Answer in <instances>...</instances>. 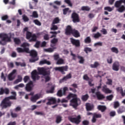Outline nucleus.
I'll return each instance as SVG.
<instances>
[{
    "label": "nucleus",
    "instance_id": "60",
    "mask_svg": "<svg viewBox=\"0 0 125 125\" xmlns=\"http://www.w3.org/2000/svg\"><path fill=\"white\" fill-rule=\"evenodd\" d=\"M106 84H108V85H112L113 83V81L111 79H108L107 82H106Z\"/></svg>",
    "mask_w": 125,
    "mask_h": 125
},
{
    "label": "nucleus",
    "instance_id": "42",
    "mask_svg": "<svg viewBox=\"0 0 125 125\" xmlns=\"http://www.w3.org/2000/svg\"><path fill=\"white\" fill-rule=\"evenodd\" d=\"M111 50L112 52H114V53H116V54H118V53H119V50L116 47H112L111 48Z\"/></svg>",
    "mask_w": 125,
    "mask_h": 125
},
{
    "label": "nucleus",
    "instance_id": "3",
    "mask_svg": "<svg viewBox=\"0 0 125 125\" xmlns=\"http://www.w3.org/2000/svg\"><path fill=\"white\" fill-rule=\"evenodd\" d=\"M21 47H23L22 48L21 47H18L16 50L18 53H24L26 52V53H29L30 52V50L29 48H27L26 46H30V44L27 42H23L21 45Z\"/></svg>",
    "mask_w": 125,
    "mask_h": 125
},
{
    "label": "nucleus",
    "instance_id": "1",
    "mask_svg": "<svg viewBox=\"0 0 125 125\" xmlns=\"http://www.w3.org/2000/svg\"><path fill=\"white\" fill-rule=\"evenodd\" d=\"M11 93L13 96L5 97L1 101L0 106L1 107L2 109H6V108L11 107V105H12V102L10 101V100H16V99H17V98H16L17 94L16 92H11Z\"/></svg>",
    "mask_w": 125,
    "mask_h": 125
},
{
    "label": "nucleus",
    "instance_id": "45",
    "mask_svg": "<svg viewBox=\"0 0 125 125\" xmlns=\"http://www.w3.org/2000/svg\"><path fill=\"white\" fill-rule=\"evenodd\" d=\"M74 98V97H77V94H73V93H70L69 95L67 96V98L68 99H71V98Z\"/></svg>",
    "mask_w": 125,
    "mask_h": 125
},
{
    "label": "nucleus",
    "instance_id": "21",
    "mask_svg": "<svg viewBox=\"0 0 125 125\" xmlns=\"http://www.w3.org/2000/svg\"><path fill=\"white\" fill-rule=\"evenodd\" d=\"M56 103V99L54 98H51L48 99V102L46 103L47 105H52Z\"/></svg>",
    "mask_w": 125,
    "mask_h": 125
},
{
    "label": "nucleus",
    "instance_id": "48",
    "mask_svg": "<svg viewBox=\"0 0 125 125\" xmlns=\"http://www.w3.org/2000/svg\"><path fill=\"white\" fill-rule=\"evenodd\" d=\"M113 106L114 109H117V108H119V107H120V103H119V102L118 101L114 102Z\"/></svg>",
    "mask_w": 125,
    "mask_h": 125
},
{
    "label": "nucleus",
    "instance_id": "59",
    "mask_svg": "<svg viewBox=\"0 0 125 125\" xmlns=\"http://www.w3.org/2000/svg\"><path fill=\"white\" fill-rule=\"evenodd\" d=\"M70 55L71 56H72V60H74L75 61H76V60H77V55H76V54L73 53V52H71Z\"/></svg>",
    "mask_w": 125,
    "mask_h": 125
},
{
    "label": "nucleus",
    "instance_id": "9",
    "mask_svg": "<svg viewBox=\"0 0 125 125\" xmlns=\"http://www.w3.org/2000/svg\"><path fill=\"white\" fill-rule=\"evenodd\" d=\"M81 115H78L76 118H69V120L71 123L76 124V125H79L81 123Z\"/></svg>",
    "mask_w": 125,
    "mask_h": 125
},
{
    "label": "nucleus",
    "instance_id": "44",
    "mask_svg": "<svg viewBox=\"0 0 125 125\" xmlns=\"http://www.w3.org/2000/svg\"><path fill=\"white\" fill-rule=\"evenodd\" d=\"M122 5V1H116L115 3V6L116 8H118V7H120Z\"/></svg>",
    "mask_w": 125,
    "mask_h": 125
},
{
    "label": "nucleus",
    "instance_id": "43",
    "mask_svg": "<svg viewBox=\"0 0 125 125\" xmlns=\"http://www.w3.org/2000/svg\"><path fill=\"white\" fill-rule=\"evenodd\" d=\"M51 31H56V30H58V26L57 25H55L54 24L52 23V27L50 28Z\"/></svg>",
    "mask_w": 125,
    "mask_h": 125
},
{
    "label": "nucleus",
    "instance_id": "47",
    "mask_svg": "<svg viewBox=\"0 0 125 125\" xmlns=\"http://www.w3.org/2000/svg\"><path fill=\"white\" fill-rule=\"evenodd\" d=\"M101 36H102V35L100 33L97 32L94 34V38L95 39H99Z\"/></svg>",
    "mask_w": 125,
    "mask_h": 125
},
{
    "label": "nucleus",
    "instance_id": "30",
    "mask_svg": "<svg viewBox=\"0 0 125 125\" xmlns=\"http://www.w3.org/2000/svg\"><path fill=\"white\" fill-rule=\"evenodd\" d=\"M44 64H47V65H50V64H51V63L50 62H49L46 60H44L43 61H40V65H43Z\"/></svg>",
    "mask_w": 125,
    "mask_h": 125
},
{
    "label": "nucleus",
    "instance_id": "53",
    "mask_svg": "<svg viewBox=\"0 0 125 125\" xmlns=\"http://www.w3.org/2000/svg\"><path fill=\"white\" fill-rule=\"evenodd\" d=\"M104 10H107V11L111 12V11H113V8H111L110 6H106L104 8Z\"/></svg>",
    "mask_w": 125,
    "mask_h": 125
},
{
    "label": "nucleus",
    "instance_id": "24",
    "mask_svg": "<svg viewBox=\"0 0 125 125\" xmlns=\"http://www.w3.org/2000/svg\"><path fill=\"white\" fill-rule=\"evenodd\" d=\"M98 109L99 111H101L102 113H104V111L107 110V107L105 105H99L98 106Z\"/></svg>",
    "mask_w": 125,
    "mask_h": 125
},
{
    "label": "nucleus",
    "instance_id": "14",
    "mask_svg": "<svg viewBox=\"0 0 125 125\" xmlns=\"http://www.w3.org/2000/svg\"><path fill=\"white\" fill-rule=\"evenodd\" d=\"M73 30H74V29L72 28V26H71V25H67L65 29V35H66V36H70V35H72Z\"/></svg>",
    "mask_w": 125,
    "mask_h": 125
},
{
    "label": "nucleus",
    "instance_id": "13",
    "mask_svg": "<svg viewBox=\"0 0 125 125\" xmlns=\"http://www.w3.org/2000/svg\"><path fill=\"white\" fill-rule=\"evenodd\" d=\"M50 42L51 47H52L54 49H56V48H57L55 46H56V44L58 42V39L53 38L52 40H51Z\"/></svg>",
    "mask_w": 125,
    "mask_h": 125
},
{
    "label": "nucleus",
    "instance_id": "22",
    "mask_svg": "<svg viewBox=\"0 0 125 125\" xmlns=\"http://www.w3.org/2000/svg\"><path fill=\"white\" fill-rule=\"evenodd\" d=\"M71 86L74 88L70 87L69 90L72 91L74 93H76V92H77V89H76V88H78V84L73 83L71 84Z\"/></svg>",
    "mask_w": 125,
    "mask_h": 125
},
{
    "label": "nucleus",
    "instance_id": "32",
    "mask_svg": "<svg viewBox=\"0 0 125 125\" xmlns=\"http://www.w3.org/2000/svg\"><path fill=\"white\" fill-rule=\"evenodd\" d=\"M86 109L87 111H91L93 109V105H91L90 104H86Z\"/></svg>",
    "mask_w": 125,
    "mask_h": 125
},
{
    "label": "nucleus",
    "instance_id": "4",
    "mask_svg": "<svg viewBox=\"0 0 125 125\" xmlns=\"http://www.w3.org/2000/svg\"><path fill=\"white\" fill-rule=\"evenodd\" d=\"M29 53L30 56L32 57V58L29 60V62L31 63H34L36 61H38V60H39L38 53L37 51L35 50H31Z\"/></svg>",
    "mask_w": 125,
    "mask_h": 125
},
{
    "label": "nucleus",
    "instance_id": "34",
    "mask_svg": "<svg viewBox=\"0 0 125 125\" xmlns=\"http://www.w3.org/2000/svg\"><path fill=\"white\" fill-rule=\"evenodd\" d=\"M21 82H22V76L18 75V79L14 81V83L16 84L18 83H21Z\"/></svg>",
    "mask_w": 125,
    "mask_h": 125
},
{
    "label": "nucleus",
    "instance_id": "56",
    "mask_svg": "<svg viewBox=\"0 0 125 125\" xmlns=\"http://www.w3.org/2000/svg\"><path fill=\"white\" fill-rule=\"evenodd\" d=\"M107 62L108 64H112L113 62V58L112 57H109L108 59H107Z\"/></svg>",
    "mask_w": 125,
    "mask_h": 125
},
{
    "label": "nucleus",
    "instance_id": "63",
    "mask_svg": "<svg viewBox=\"0 0 125 125\" xmlns=\"http://www.w3.org/2000/svg\"><path fill=\"white\" fill-rule=\"evenodd\" d=\"M43 39L45 41H48V40H49V36L48 35V34H45L43 36Z\"/></svg>",
    "mask_w": 125,
    "mask_h": 125
},
{
    "label": "nucleus",
    "instance_id": "7",
    "mask_svg": "<svg viewBox=\"0 0 125 125\" xmlns=\"http://www.w3.org/2000/svg\"><path fill=\"white\" fill-rule=\"evenodd\" d=\"M70 103L74 108H77L79 106V103L81 104V100L75 97L70 100Z\"/></svg>",
    "mask_w": 125,
    "mask_h": 125
},
{
    "label": "nucleus",
    "instance_id": "27",
    "mask_svg": "<svg viewBox=\"0 0 125 125\" xmlns=\"http://www.w3.org/2000/svg\"><path fill=\"white\" fill-rule=\"evenodd\" d=\"M99 66H100V64L98 62H95L94 64H91L90 65V66L91 68H98Z\"/></svg>",
    "mask_w": 125,
    "mask_h": 125
},
{
    "label": "nucleus",
    "instance_id": "49",
    "mask_svg": "<svg viewBox=\"0 0 125 125\" xmlns=\"http://www.w3.org/2000/svg\"><path fill=\"white\" fill-rule=\"evenodd\" d=\"M84 51L87 54L88 52H91L92 51V49H91V48H88V47H85L84 49Z\"/></svg>",
    "mask_w": 125,
    "mask_h": 125
},
{
    "label": "nucleus",
    "instance_id": "61",
    "mask_svg": "<svg viewBox=\"0 0 125 125\" xmlns=\"http://www.w3.org/2000/svg\"><path fill=\"white\" fill-rule=\"evenodd\" d=\"M69 89H68V87H64L63 88V92L62 93L64 95H66V91H68Z\"/></svg>",
    "mask_w": 125,
    "mask_h": 125
},
{
    "label": "nucleus",
    "instance_id": "50",
    "mask_svg": "<svg viewBox=\"0 0 125 125\" xmlns=\"http://www.w3.org/2000/svg\"><path fill=\"white\" fill-rule=\"evenodd\" d=\"M62 121V117L60 116H58L56 118V123L59 124Z\"/></svg>",
    "mask_w": 125,
    "mask_h": 125
},
{
    "label": "nucleus",
    "instance_id": "38",
    "mask_svg": "<svg viewBox=\"0 0 125 125\" xmlns=\"http://www.w3.org/2000/svg\"><path fill=\"white\" fill-rule=\"evenodd\" d=\"M77 58H78V59H80L79 63L80 64H83V63H84V59L83 57L78 55L77 56Z\"/></svg>",
    "mask_w": 125,
    "mask_h": 125
},
{
    "label": "nucleus",
    "instance_id": "12",
    "mask_svg": "<svg viewBox=\"0 0 125 125\" xmlns=\"http://www.w3.org/2000/svg\"><path fill=\"white\" fill-rule=\"evenodd\" d=\"M33 87H34L33 81H30L26 85L25 90H26L28 92H30V91H32L33 90Z\"/></svg>",
    "mask_w": 125,
    "mask_h": 125
},
{
    "label": "nucleus",
    "instance_id": "5",
    "mask_svg": "<svg viewBox=\"0 0 125 125\" xmlns=\"http://www.w3.org/2000/svg\"><path fill=\"white\" fill-rule=\"evenodd\" d=\"M69 69V66L68 65L60 66V67H56L54 68L55 71L60 72L61 74L62 75H65V72H67Z\"/></svg>",
    "mask_w": 125,
    "mask_h": 125
},
{
    "label": "nucleus",
    "instance_id": "64",
    "mask_svg": "<svg viewBox=\"0 0 125 125\" xmlns=\"http://www.w3.org/2000/svg\"><path fill=\"white\" fill-rule=\"evenodd\" d=\"M82 124L83 125H89V121L87 120H84L82 122Z\"/></svg>",
    "mask_w": 125,
    "mask_h": 125
},
{
    "label": "nucleus",
    "instance_id": "2",
    "mask_svg": "<svg viewBox=\"0 0 125 125\" xmlns=\"http://www.w3.org/2000/svg\"><path fill=\"white\" fill-rule=\"evenodd\" d=\"M12 37H14V33H0V39H1V40L0 41V44H1V45H5L7 42H11V38H12Z\"/></svg>",
    "mask_w": 125,
    "mask_h": 125
},
{
    "label": "nucleus",
    "instance_id": "19",
    "mask_svg": "<svg viewBox=\"0 0 125 125\" xmlns=\"http://www.w3.org/2000/svg\"><path fill=\"white\" fill-rule=\"evenodd\" d=\"M102 90L103 92L106 94H108V93H112V90L109 89L106 85H104L103 86H102Z\"/></svg>",
    "mask_w": 125,
    "mask_h": 125
},
{
    "label": "nucleus",
    "instance_id": "37",
    "mask_svg": "<svg viewBox=\"0 0 125 125\" xmlns=\"http://www.w3.org/2000/svg\"><path fill=\"white\" fill-rule=\"evenodd\" d=\"M85 43H91V38L90 37H87L84 40Z\"/></svg>",
    "mask_w": 125,
    "mask_h": 125
},
{
    "label": "nucleus",
    "instance_id": "41",
    "mask_svg": "<svg viewBox=\"0 0 125 125\" xmlns=\"http://www.w3.org/2000/svg\"><path fill=\"white\" fill-rule=\"evenodd\" d=\"M81 9L83 11H89L90 10V7L87 6H83L82 7Z\"/></svg>",
    "mask_w": 125,
    "mask_h": 125
},
{
    "label": "nucleus",
    "instance_id": "52",
    "mask_svg": "<svg viewBox=\"0 0 125 125\" xmlns=\"http://www.w3.org/2000/svg\"><path fill=\"white\" fill-rule=\"evenodd\" d=\"M8 79L9 81H13L15 79V77H13V75L11 73H10L8 76Z\"/></svg>",
    "mask_w": 125,
    "mask_h": 125
},
{
    "label": "nucleus",
    "instance_id": "54",
    "mask_svg": "<svg viewBox=\"0 0 125 125\" xmlns=\"http://www.w3.org/2000/svg\"><path fill=\"white\" fill-rule=\"evenodd\" d=\"M57 96H59V97H62L64 94H63V92H62V90H59L57 94Z\"/></svg>",
    "mask_w": 125,
    "mask_h": 125
},
{
    "label": "nucleus",
    "instance_id": "8",
    "mask_svg": "<svg viewBox=\"0 0 125 125\" xmlns=\"http://www.w3.org/2000/svg\"><path fill=\"white\" fill-rule=\"evenodd\" d=\"M31 78L33 82H36L37 80H40V76H39V72L37 70H34L31 72Z\"/></svg>",
    "mask_w": 125,
    "mask_h": 125
},
{
    "label": "nucleus",
    "instance_id": "46",
    "mask_svg": "<svg viewBox=\"0 0 125 125\" xmlns=\"http://www.w3.org/2000/svg\"><path fill=\"white\" fill-rule=\"evenodd\" d=\"M70 10V8H65L62 10L63 15H66L68 12H71V11H69Z\"/></svg>",
    "mask_w": 125,
    "mask_h": 125
},
{
    "label": "nucleus",
    "instance_id": "29",
    "mask_svg": "<svg viewBox=\"0 0 125 125\" xmlns=\"http://www.w3.org/2000/svg\"><path fill=\"white\" fill-rule=\"evenodd\" d=\"M72 78V74L71 73H69L68 74H67L66 76H64L62 80L61 81H67V80H69V79H71Z\"/></svg>",
    "mask_w": 125,
    "mask_h": 125
},
{
    "label": "nucleus",
    "instance_id": "28",
    "mask_svg": "<svg viewBox=\"0 0 125 125\" xmlns=\"http://www.w3.org/2000/svg\"><path fill=\"white\" fill-rule=\"evenodd\" d=\"M125 112V107L124 106H121L117 109L118 114H123Z\"/></svg>",
    "mask_w": 125,
    "mask_h": 125
},
{
    "label": "nucleus",
    "instance_id": "20",
    "mask_svg": "<svg viewBox=\"0 0 125 125\" xmlns=\"http://www.w3.org/2000/svg\"><path fill=\"white\" fill-rule=\"evenodd\" d=\"M102 90L103 92L106 94H108V93H112V90L109 89L106 85H104L103 86H102Z\"/></svg>",
    "mask_w": 125,
    "mask_h": 125
},
{
    "label": "nucleus",
    "instance_id": "18",
    "mask_svg": "<svg viewBox=\"0 0 125 125\" xmlns=\"http://www.w3.org/2000/svg\"><path fill=\"white\" fill-rule=\"evenodd\" d=\"M71 35H72V36L74 37V38H80V37H81V34L80 33V32H79L76 29H73Z\"/></svg>",
    "mask_w": 125,
    "mask_h": 125
},
{
    "label": "nucleus",
    "instance_id": "23",
    "mask_svg": "<svg viewBox=\"0 0 125 125\" xmlns=\"http://www.w3.org/2000/svg\"><path fill=\"white\" fill-rule=\"evenodd\" d=\"M38 99H40V96L38 94L35 95L34 96L30 98V100L32 102H33V103H35V102H37V100Z\"/></svg>",
    "mask_w": 125,
    "mask_h": 125
},
{
    "label": "nucleus",
    "instance_id": "55",
    "mask_svg": "<svg viewBox=\"0 0 125 125\" xmlns=\"http://www.w3.org/2000/svg\"><path fill=\"white\" fill-rule=\"evenodd\" d=\"M34 23L37 26H42V23L39 21V20H35L33 21Z\"/></svg>",
    "mask_w": 125,
    "mask_h": 125
},
{
    "label": "nucleus",
    "instance_id": "36",
    "mask_svg": "<svg viewBox=\"0 0 125 125\" xmlns=\"http://www.w3.org/2000/svg\"><path fill=\"white\" fill-rule=\"evenodd\" d=\"M14 42L15 43V44H17L18 45L20 44L21 43V40L20 39L18 38H15L14 39Z\"/></svg>",
    "mask_w": 125,
    "mask_h": 125
},
{
    "label": "nucleus",
    "instance_id": "26",
    "mask_svg": "<svg viewBox=\"0 0 125 125\" xmlns=\"http://www.w3.org/2000/svg\"><path fill=\"white\" fill-rule=\"evenodd\" d=\"M37 39H38V36L35 34H33L32 36H31V39L29 40L30 42H37Z\"/></svg>",
    "mask_w": 125,
    "mask_h": 125
},
{
    "label": "nucleus",
    "instance_id": "25",
    "mask_svg": "<svg viewBox=\"0 0 125 125\" xmlns=\"http://www.w3.org/2000/svg\"><path fill=\"white\" fill-rule=\"evenodd\" d=\"M117 11L118 12H120V13H123V12H125V6L124 5H122L119 7L117 9Z\"/></svg>",
    "mask_w": 125,
    "mask_h": 125
},
{
    "label": "nucleus",
    "instance_id": "57",
    "mask_svg": "<svg viewBox=\"0 0 125 125\" xmlns=\"http://www.w3.org/2000/svg\"><path fill=\"white\" fill-rule=\"evenodd\" d=\"M93 116L96 119H99L102 117V115L100 114L94 113Z\"/></svg>",
    "mask_w": 125,
    "mask_h": 125
},
{
    "label": "nucleus",
    "instance_id": "35",
    "mask_svg": "<svg viewBox=\"0 0 125 125\" xmlns=\"http://www.w3.org/2000/svg\"><path fill=\"white\" fill-rule=\"evenodd\" d=\"M88 98H89V96H88V94H86L84 95H83L82 96L81 99L83 101L85 102V101H86L87 100V99H88Z\"/></svg>",
    "mask_w": 125,
    "mask_h": 125
},
{
    "label": "nucleus",
    "instance_id": "17",
    "mask_svg": "<svg viewBox=\"0 0 125 125\" xmlns=\"http://www.w3.org/2000/svg\"><path fill=\"white\" fill-rule=\"evenodd\" d=\"M112 69L118 72L120 70V63L118 62H114L112 65Z\"/></svg>",
    "mask_w": 125,
    "mask_h": 125
},
{
    "label": "nucleus",
    "instance_id": "39",
    "mask_svg": "<svg viewBox=\"0 0 125 125\" xmlns=\"http://www.w3.org/2000/svg\"><path fill=\"white\" fill-rule=\"evenodd\" d=\"M60 19H59V18L57 17L53 20L52 24H58V23H60Z\"/></svg>",
    "mask_w": 125,
    "mask_h": 125
},
{
    "label": "nucleus",
    "instance_id": "6",
    "mask_svg": "<svg viewBox=\"0 0 125 125\" xmlns=\"http://www.w3.org/2000/svg\"><path fill=\"white\" fill-rule=\"evenodd\" d=\"M40 75L43 76H50V70L49 69L46 70L44 67L38 68V69Z\"/></svg>",
    "mask_w": 125,
    "mask_h": 125
},
{
    "label": "nucleus",
    "instance_id": "11",
    "mask_svg": "<svg viewBox=\"0 0 125 125\" xmlns=\"http://www.w3.org/2000/svg\"><path fill=\"white\" fill-rule=\"evenodd\" d=\"M71 18L74 23L80 22V17L79 16V14H77V13H73L71 15Z\"/></svg>",
    "mask_w": 125,
    "mask_h": 125
},
{
    "label": "nucleus",
    "instance_id": "33",
    "mask_svg": "<svg viewBox=\"0 0 125 125\" xmlns=\"http://www.w3.org/2000/svg\"><path fill=\"white\" fill-rule=\"evenodd\" d=\"M33 36V34H32V32H30L29 31H27L26 34V39L27 40H30L32 38V36Z\"/></svg>",
    "mask_w": 125,
    "mask_h": 125
},
{
    "label": "nucleus",
    "instance_id": "58",
    "mask_svg": "<svg viewBox=\"0 0 125 125\" xmlns=\"http://www.w3.org/2000/svg\"><path fill=\"white\" fill-rule=\"evenodd\" d=\"M22 19L24 22H28V21H29V18L25 15L22 16Z\"/></svg>",
    "mask_w": 125,
    "mask_h": 125
},
{
    "label": "nucleus",
    "instance_id": "51",
    "mask_svg": "<svg viewBox=\"0 0 125 125\" xmlns=\"http://www.w3.org/2000/svg\"><path fill=\"white\" fill-rule=\"evenodd\" d=\"M32 17H33V18H38L39 17V15L38 14L37 11L33 12Z\"/></svg>",
    "mask_w": 125,
    "mask_h": 125
},
{
    "label": "nucleus",
    "instance_id": "62",
    "mask_svg": "<svg viewBox=\"0 0 125 125\" xmlns=\"http://www.w3.org/2000/svg\"><path fill=\"white\" fill-rule=\"evenodd\" d=\"M54 49H53V48H49L48 49H45V50L47 52H53V51H54Z\"/></svg>",
    "mask_w": 125,
    "mask_h": 125
},
{
    "label": "nucleus",
    "instance_id": "16",
    "mask_svg": "<svg viewBox=\"0 0 125 125\" xmlns=\"http://www.w3.org/2000/svg\"><path fill=\"white\" fill-rule=\"evenodd\" d=\"M9 94V89L8 88H3V87L0 88V95H3V94Z\"/></svg>",
    "mask_w": 125,
    "mask_h": 125
},
{
    "label": "nucleus",
    "instance_id": "31",
    "mask_svg": "<svg viewBox=\"0 0 125 125\" xmlns=\"http://www.w3.org/2000/svg\"><path fill=\"white\" fill-rule=\"evenodd\" d=\"M56 64L57 65H63V64H65V62L63 59L61 58L57 61Z\"/></svg>",
    "mask_w": 125,
    "mask_h": 125
},
{
    "label": "nucleus",
    "instance_id": "15",
    "mask_svg": "<svg viewBox=\"0 0 125 125\" xmlns=\"http://www.w3.org/2000/svg\"><path fill=\"white\" fill-rule=\"evenodd\" d=\"M95 95L98 100H103L105 99V96L101 93L100 91H97L95 93Z\"/></svg>",
    "mask_w": 125,
    "mask_h": 125
},
{
    "label": "nucleus",
    "instance_id": "10",
    "mask_svg": "<svg viewBox=\"0 0 125 125\" xmlns=\"http://www.w3.org/2000/svg\"><path fill=\"white\" fill-rule=\"evenodd\" d=\"M70 42L75 47H80L81 46V42L79 40L71 38H70Z\"/></svg>",
    "mask_w": 125,
    "mask_h": 125
},
{
    "label": "nucleus",
    "instance_id": "40",
    "mask_svg": "<svg viewBox=\"0 0 125 125\" xmlns=\"http://www.w3.org/2000/svg\"><path fill=\"white\" fill-rule=\"evenodd\" d=\"M116 90L118 92H120V93L122 94V96H125V93H124V91L123 90V88L120 87H118L116 88Z\"/></svg>",
    "mask_w": 125,
    "mask_h": 125
}]
</instances>
